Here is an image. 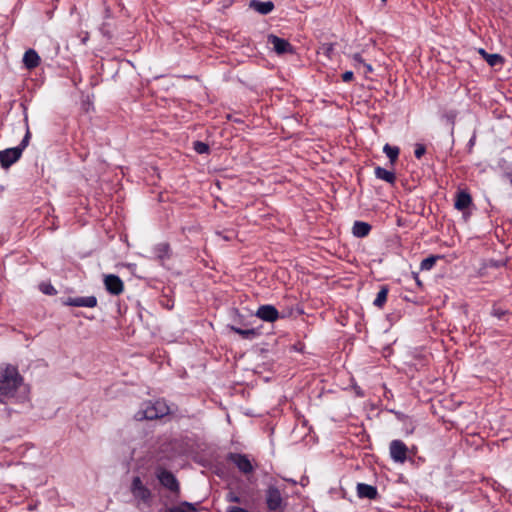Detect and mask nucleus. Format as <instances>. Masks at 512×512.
Instances as JSON below:
<instances>
[{"mask_svg":"<svg viewBox=\"0 0 512 512\" xmlns=\"http://www.w3.org/2000/svg\"><path fill=\"white\" fill-rule=\"evenodd\" d=\"M29 390L23 383V378L16 367L12 365L0 366V413L8 415L13 410L7 407L10 404H24L28 401Z\"/></svg>","mask_w":512,"mask_h":512,"instance_id":"f257e3e1","label":"nucleus"},{"mask_svg":"<svg viewBox=\"0 0 512 512\" xmlns=\"http://www.w3.org/2000/svg\"><path fill=\"white\" fill-rule=\"evenodd\" d=\"M170 413V407L165 400L147 401L143 404L135 417L137 420H155Z\"/></svg>","mask_w":512,"mask_h":512,"instance_id":"f03ea898","label":"nucleus"},{"mask_svg":"<svg viewBox=\"0 0 512 512\" xmlns=\"http://www.w3.org/2000/svg\"><path fill=\"white\" fill-rule=\"evenodd\" d=\"M31 133L27 127L26 133L17 147L8 148L0 151V164L4 169L9 168L11 165L16 163L22 156L23 150L28 146L30 141Z\"/></svg>","mask_w":512,"mask_h":512,"instance_id":"7ed1b4c3","label":"nucleus"},{"mask_svg":"<svg viewBox=\"0 0 512 512\" xmlns=\"http://www.w3.org/2000/svg\"><path fill=\"white\" fill-rule=\"evenodd\" d=\"M130 490L136 500L145 504L150 502L152 497L151 491L143 484L140 477L136 476L133 478Z\"/></svg>","mask_w":512,"mask_h":512,"instance_id":"20e7f679","label":"nucleus"},{"mask_svg":"<svg viewBox=\"0 0 512 512\" xmlns=\"http://www.w3.org/2000/svg\"><path fill=\"white\" fill-rule=\"evenodd\" d=\"M390 456L396 463H404L407 459L408 448L401 440H393L389 446Z\"/></svg>","mask_w":512,"mask_h":512,"instance_id":"39448f33","label":"nucleus"},{"mask_svg":"<svg viewBox=\"0 0 512 512\" xmlns=\"http://www.w3.org/2000/svg\"><path fill=\"white\" fill-rule=\"evenodd\" d=\"M266 504L271 511H277L282 507L283 498L277 487L269 486L266 490Z\"/></svg>","mask_w":512,"mask_h":512,"instance_id":"423d86ee","label":"nucleus"},{"mask_svg":"<svg viewBox=\"0 0 512 512\" xmlns=\"http://www.w3.org/2000/svg\"><path fill=\"white\" fill-rule=\"evenodd\" d=\"M267 42H268V44L272 45L273 50L279 55L294 52V48L288 42V40L280 38L276 35H273V34L268 35Z\"/></svg>","mask_w":512,"mask_h":512,"instance_id":"0eeeda50","label":"nucleus"},{"mask_svg":"<svg viewBox=\"0 0 512 512\" xmlns=\"http://www.w3.org/2000/svg\"><path fill=\"white\" fill-rule=\"evenodd\" d=\"M156 476L161 485H163L165 488L172 492H177L179 490V483L176 477L170 471L159 469Z\"/></svg>","mask_w":512,"mask_h":512,"instance_id":"6e6552de","label":"nucleus"},{"mask_svg":"<svg viewBox=\"0 0 512 512\" xmlns=\"http://www.w3.org/2000/svg\"><path fill=\"white\" fill-rule=\"evenodd\" d=\"M228 458L244 474L251 473L254 470L251 461L244 454L230 453Z\"/></svg>","mask_w":512,"mask_h":512,"instance_id":"1a4fd4ad","label":"nucleus"},{"mask_svg":"<svg viewBox=\"0 0 512 512\" xmlns=\"http://www.w3.org/2000/svg\"><path fill=\"white\" fill-rule=\"evenodd\" d=\"M104 285L106 290L112 295H119L124 290L123 281L119 276L114 274L104 276Z\"/></svg>","mask_w":512,"mask_h":512,"instance_id":"9d476101","label":"nucleus"},{"mask_svg":"<svg viewBox=\"0 0 512 512\" xmlns=\"http://www.w3.org/2000/svg\"><path fill=\"white\" fill-rule=\"evenodd\" d=\"M64 304L73 307L93 308L97 305V298L95 296L69 297L64 301Z\"/></svg>","mask_w":512,"mask_h":512,"instance_id":"9b49d317","label":"nucleus"},{"mask_svg":"<svg viewBox=\"0 0 512 512\" xmlns=\"http://www.w3.org/2000/svg\"><path fill=\"white\" fill-rule=\"evenodd\" d=\"M255 315L266 322H275L279 318V312L273 305H261Z\"/></svg>","mask_w":512,"mask_h":512,"instance_id":"f8f14e48","label":"nucleus"},{"mask_svg":"<svg viewBox=\"0 0 512 512\" xmlns=\"http://www.w3.org/2000/svg\"><path fill=\"white\" fill-rule=\"evenodd\" d=\"M249 8L255 10L261 15H267L274 9V3L272 1L262 2L260 0H251L249 2Z\"/></svg>","mask_w":512,"mask_h":512,"instance_id":"ddd939ff","label":"nucleus"},{"mask_svg":"<svg viewBox=\"0 0 512 512\" xmlns=\"http://www.w3.org/2000/svg\"><path fill=\"white\" fill-rule=\"evenodd\" d=\"M357 494L360 498H367L370 500L376 499L378 496V491L375 486L358 483L357 485Z\"/></svg>","mask_w":512,"mask_h":512,"instance_id":"4468645a","label":"nucleus"},{"mask_svg":"<svg viewBox=\"0 0 512 512\" xmlns=\"http://www.w3.org/2000/svg\"><path fill=\"white\" fill-rule=\"evenodd\" d=\"M23 63L27 69H34L39 65L40 57L34 49H29L24 53Z\"/></svg>","mask_w":512,"mask_h":512,"instance_id":"2eb2a0df","label":"nucleus"},{"mask_svg":"<svg viewBox=\"0 0 512 512\" xmlns=\"http://www.w3.org/2000/svg\"><path fill=\"white\" fill-rule=\"evenodd\" d=\"M371 231V225L363 221H355L352 227V233L355 237H366Z\"/></svg>","mask_w":512,"mask_h":512,"instance_id":"dca6fc26","label":"nucleus"},{"mask_svg":"<svg viewBox=\"0 0 512 512\" xmlns=\"http://www.w3.org/2000/svg\"><path fill=\"white\" fill-rule=\"evenodd\" d=\"M471 202V196L468 193L462 191L457 194L454 206L457 210L462 211L468 208Z\"/></svg>","mask_w":512,"mask_h":512,"instance_id":"f3484780","label":"nucleus"},{"mask_svg":"<svg viewBox=\"0 0 512 512\" xmlns=\"http://www.w3.org/2000/svg\"><path fill=\"white\" fill-rule=\"evenodd\" d=\"M375 176L378 179L384 180L390 184H393L396 179L394 172L388 171L380 166L375 168Z\"/></svg>","mask_w":512,"mask_h":512,"instance_id":"a211bd4d","label":"nucleus"},{"mask_svg":"<svg viewBox=\"0 0 512 512\" xmlns=\"http://www.w3.org/2000/svg\"><path fill=\"white\" fill-rule=\"evenodd\" d=\"M230 329L235 333L239 334L244 339L251 340L258 335V332L255 329H241L235 326H231Z\"/></svg>","mask_w":512,"mask_h":512,"instance_id":"6ab92c4d","label":"nucleus"},{"mask_svg":"<svg viewBox=\"0 0 512 512\" xmlns=\"http://www.w3.org/2000/svg\"><path fill=\"white\" fill-rule=\"evenodd\" d=\"M388 287L382 286L373 302L376 307L382 308L387 301Z\"/></svg>","mask_w":512,"mask_h":512,"instance_id":"aec40b11","label":"nucleus"},{"mask_svg":"<svg viewBox=\"0 0 512 512\" xmlns=\"http://www.w3.org/2000/svg\"><path fill=\"white\" fill-rule=\"evenodd\" d=\"M383 151L389 158L391 164H394L399 155V148L396 146H390L389 144H385V146L383 147Z\"/></svg>","mask_w":512,"mask_h":512,"instance_id":"412c9836","label":"nucleus"},{"mask_svg":"<svg viewBox=\"0 0 512 512\" xmlns=\"http://www.w3.org/2000/svg\"><path fill=\"white\" fill-rule=\"evenodd\" d=\"M157 258L163 260L169 257V245L167 243H160L155 247Z\"/></svg>","mask_w":512,"mask_h":512,"instance_id":"4be33fe9","label":"nucleus"},{"mask_svg":"<svg viewBox=\"0 0 512 512\" xmlns=\"http://www.w3.org/2000/svg\"><path fill=\"white\" fill-rule=\"evenodd\" d=\"M457 115L458 113L456 110H449L445 112L442 116V118L451 126L452 131L454 130Z\"/></svg>","mask_w":512,"mask_h":512,"instance_id":"5701e85b","label":"nucleus"},{"mask_svg":"<svg viewBox=\"0 0 512 512\" xmlns=\"http://www.w3.org/2000/svg\"><path fill=\"white\" fill-rule=\"evenodd\" d=\"M438 259H439V256H429V257L423 259L420 264L421 270L432 269Z\"/></svg>","mask_w":512,"mask_h":512,"instance_id":"b1692460","label":"nucleus"},{"mask_svg":"<svg viewBox=\"0 0 512 512\" xmlns=\"http://www.w3.org/2000/svg\"><path fill=\"white\" fill-rule=\"evenodd\" d=\"M484 58L490 66H496L503 62V58L499 54L484 53Z\"/></svg>","mask_w":512,"mask_h":512,"instance_id":"393cba45","label":"nucleus"},{"mask_svg":"<svg viewBox=\"0 0 512 512\" xmlns=\"http://www.w3.org/2000/svg\"><path fill=\"white\" fill-rule=\"evenodd\" d=\"M193 149L198 153V154H205V153H208L209 152V146L208 144L204 143V142H201V141H195L193 143Z\"/></svg>","mask_w":512,"mask_h":512,"instance_id":"a878e982","label":"nucleus"},{"mask_svg":"<svg viewBox=\"0 0 512 512\" xmlns=\"http://www.w3.org/2000/svg\"><path fill=\"white\" fill-rule=\"evenodd\" d=\"M39 287L46 295H55L57 293L56 289L50 283H41Z\"/></svg>","mask_w":512,"mask_h":512,"instance_id":"bb28decb","label":"nucleus"},{"mask_svg":"<svg viewBox=\"0 0 512 512\" xmlns=\"http://www.w3.org/2000/svg\"><path fill=\"white\" fill-rule=\"evenodd\" d=\"M216 235L225 241H231L235 237L233 231L217 232Z\"/></svg>","mask_w":512,"mask_h":512,"instance_id":"cd10ccee","label":"nucleus"},{"mask_svg":"<svg viewBox=\"0 0 512 512\" xmlns=\"http://www.w3.org/2000/svg\"><path fill=\"white\" fill-rule=\"evenodd\" d=\"M352 58H353L355 67L360 70L363 63H365L362 56L359 53H355V54H353Z\"/></svg>","mask_w":512,"mask_h":512,"instance_id":"c85d7f7f","label":"nucleus"},{"mask_svg":"<svg viewBox=\"0 0 512 512\" xmlns=\"http://www.w3.org/2000/svg\"><path fill=\"white\" fill-rule=\"evenodd\" d=\"M425 152H426V148L424 145H422V144L416 145L414 154L417 159H420L425 154Z\"/></svg>","mask_w":512,"mask_h":512,"instance_id":"c756f323","label":"nucleus"},{"mask_svg":"<svg viewBox=\"0 0 512 512\" xmlns=\"http://www.w3.org/2000/svg\"><path fill=\"white\" fill-rule=\"evenodd\" d=\"M361 69H362V73L364 75H367L368 73H371L373 71L372 66L366 62L363 63V65L361 66Z\"/></svg>","mask_w":512,"mask_h":512,"instance_id":"7c9ffc66","label":"nucleus"},{"mask_svg":"<svg viewBox=\"0 0 512 512\" xmlns=\"http://www.w3.org/2000/svg\"><path fill=\"white\" fill-rule=\"evenodd\" d=\"M353 76H354V74L352 71H346L342 74V80L344 82H349L353 79Z\"/></svg>","mask_w":512,"mask_h":512,"instance_id":"2f4dec72","label":"nucleus"},{"mask_svg":"<svg viewBox=\"0 0 512 512\" xmlns=\"http://www.w3.org/2000/svg\"><path fill=\"white\" fill-rule=\"evenodd\" d=\"M179 507H182L183 509L187 508L190 511H194L195 507L192 503L189 502H183Z\"/></svg>","mask_w":512,"mask_h":512,"instance_id":"473e14b6","label":"nucleus"},{"mask_svg":"<svg viewBox=\"0 0 512 512\" xmlns=\"http://www.w3.org/2000/svg\"><path fill=\"white\" fill-rule=\"evenodd\" d=\"M227 512H248V511L241 507L233 506V507L228 508Z\"/></svg>","mask_w":512,"mask_h":512,"instance_id":"72a5a7b5","label":"nucleus"},{"mask_svg":"<svg viewBox=\"0 0 512 512\" xmlns=\"http://www.w3.org/2000/svg\"><path fill=\"white\" fill-rule=\"evenodd\" d=\"M168 512H187L185 509H183L182 507H173V508H170Z\"/></svg>","mask_w":512,"mask_h":512,"instance_id":"f704fd0d","label":"nucleus"},{"mask_svg":"<svg viewBox=\"0 0 512 512\" xmlns=\"http://www.w3.org/2000/svg\"><path fill=\"white\" fill-rule=\"evenodd\" d=\"M228 499L232 502H239V497L233 495V494H229L228 495Z\"/></svg>","mask_w":512,"mask_h":512,"instance_id":"c9c22d12","label":"nucleus"},{"mask_svg":"<svg viewBox=\"0 0 512 512\" xmlns=\"http://www.w3.org/2000/svg\"><path fill=\"white\" fill-rule=\"evenodd\" d=\"M101 31L104 35L110 37L109 33L107 31H105V25L101 28Z\"/></svg>","mask_w":512,"mask_h":512,"instance_id":"e433bc0d","label":"nucleus"},{"mask_svg":"<svg viewBox=\"0 0 512 512\" xmlns=\"http://www.w3.org/2000/svg\"><path fill=\"white\" fill-rule=\"evenodd\" d=\"M479 53L484 57V53H487L484 49H480Z\"/></svg>","mask_w":512,"mask_h":512,"instance_id":"4c0bfd02","label":"nucleus"},{"mask_svg":"<svg viewBox=\"0 0 512 512\" xmlns=\"http://www.w3.org/2000/svg\"><path fill=\"white\" fill-rule=\"evenodd\" d=\"M105 12H106V14H107V17H109L110 9H109V8H106Z\"/></svg>","mask_w":512,"mask_h":512,"instance_id":"58836bf2","label":"nucleus"},{"mask_svg":"<svg viewBox=\"0 0 512 512\" xmlns=\"http://www.w3.org/2000/svg\"><path fill=\"white\" fill-rule=\"evenodd\" d=\"M495 315L500 317L502 315V312H495Z\"/></svg>","mask_w":512,"mask_h":512,"instance_id":"ea45409f","label":"nucleus"},{"mask_svg":"<svg viewBox=\"0 0 512 512\" xmlns=\"http://www.w3.org/2000/svg\"><path fill=\"white\" fill-rule=\"evenodd\" d=\"M474 139H475V137H473L472 139H470V144H471V145H473V143H474Z\"/></svg>","mask_w":512,"mask_h":512,"instance_id":"a19ab883","label":"nucleus"},{"mask_svg":"<svg viewBox=\"0 0 512 512\" xmlns=\"http://www.w3.org/2000/svg\"><path fill=\"white\" fill-rule=\"evenodd\" d=\"M383 3H386L387 0H381Z\"/></svg>","mask_w":512,"mask_h":512,"instance_id":"79ce46f5","label":"nucleus"}]
</instances>
